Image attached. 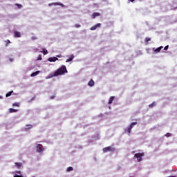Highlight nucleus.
I'll return each mask as SVG.
<instances>
[{
	"label": "nucleus",
	"instance_id": "nucleus-1",
	"mask_svg": "<svg viewBox=\"0 0 177 177\" xmlns=\"http://www.w3.org/2000/svg\"><path fill=\"white\" fill-rule=\"evenodd\" d=\"M57 57H62V55H57V57H49L48 59V62H56L57 60H59V59Z\"/></svg>",
	"mask_w": 177,
	"mask_h": 177
},
{
	"label": "nucleus",
	"instance_id": "nucleus-2",
	"mask_svg": "<svg viewBox=\"0 0 177 177\" xmlns=\"http://www.w3.org/2000/svg\"><path fill=\"white\" fill-rule=\"evenodd\" d=\"M100 27V24H97L95 26L91 27L90 28V30H91V31H95V30H97V28H99Z\"/></svg>",
	"mask_w": 177,
	"mask_h": 177
},
{
	"label": "nucleus",
	"instance_id": "nucleus-3",
	"mask_svg": "<svg viewBox=\"0 0 177 177\" xmlns=\"http://www.w3.org/2000/svg\"><path fill=\"white\" fill-rule=\"evenodd\" d=\"M162 48H163L162 46H160L156 49L153 48V52H155V53H159V52H161V49H162Z\"/></svg>",
	"mask_w": 177,
	"mask_h": 177
},
{
	"label": "nucleus",
	"instance_id": "nucleus-4",
	"mask_svg": "<svg viewBox=\"0 0 177 177\" xmlns=\"http://www.w3.org/2000/svg\"><path fill=\"white\" fill-rule=\"evenodd\" d=\"M73 59H74V56L73 55L68 56V59H66V63H68V62L73 61Z\"/></svg>",
	"mask_w": 177,
	"mask_h": 177
},
{
	"label": "nucleus",
	"instance_id": "nucleus-5",
	"mask_svg": "<svg viewBox=\"0 0 177 177\" xmlns=\"http://www.w3.org/2000/svg\"><path fill=\"white\" fill-rule=\"evenodd\" d=\"M92 16L93 19H95L96 17L100 16V14L99 12H94Z\"/></svg>",
	"mask_w": 177,
	"mask_h": 177
},
{
	"label": "nucleus",
	"instance_id": "nucleus-6",
	"mask_svg": "<svg viewBox=\"0 0 177 177\" xmlns=\"http://www.w3.org/2000/svg\"><path fill=\"white\" fill-rule=\"evenodd\" d=\"M15 37H16V38H20V37H21V35L20 34V32H15Z\"/></svg>",
	"mask_w": 177,
	"mask_h": 177
},
{
	"label": "nucleus",
	"instance_id": "nucleus-7",
	"mask_svg": "<svg viewBox=\"0 0 177 177\" xmlns=\"http://www.w3.org/2000/svg\"><path fill=\"white\" fill-rule=\"evenodd\" d=\"M53 5H60L61 6H63V4L59 3H52L48 4L49 6H53Z\"/></svg>",
	"mask_w": 177,
	"mask_h": 177
},
{
	"label": "nucleus",
	"instance_id": "nucleus-8",
	"mask_svg": "<svg viewBox=\"0 0 177 177\" xmlns=\"http://www.w3.org/2000/svg\"><path fill=\"white\" fill-rule=\"evenodd\" d=\"M44 55H48V50L43 48V51H41Z\"/></svg>",
	"mask_w": 177,
	"mask_h": 177
},
{
	"label": "nucleus",
	"instance_id": "nucleus-9",
	"mask_svg": "<svg viewBox=\"0 0 177 177\" xmlns=\"http://www.w3.org/2000/svg\"><path fill=\"white\" fill-rule=\"evenodd\" d=\"M6 42V46H8V45H9V44H10V40H6L5 41Z\"/></svg>",
	"mask_w": 177,
	"mask_h": 177
},
{
	"label": "nucleus",
	"instance_id": "nucleus-10",
	"mask_svg": "<svg viewBox=\"0 0 177 177\" xmlns=\"http://www.w3.org/2000/svg\"><path fill=\"white\" fill-rule=\"evenodd\" d=\"M37 60H42V55H39L37 57Z\"/></svg>",
	"mask_w": 177,
	"mask_h": 177
},
{
	"label": "nucleus",
	"instance_id": "nucleus-11",
	"mask_svg": "<svg viewBox=\"0 0 177 177\" xmlns=\"http://www.w3.org/2000/svg\"><path fill=\"white\" fill-rule=\"evenodd\" d=\"M16 6H17L18 9H21V5L16 4Z\"/></svg>",
	"mask_w": 177,
	"mask_h": 177
},
{
	"label": "nucleus",
	"instance_id": "nucleus-12",
	"mask_svg": "<svg viewBox=\"0 0 177 177\" xmlns=\"http://www.w3.org/2000/svg\"><path fill=\"white\" fill-rule=\"evenodd\" d=\"M168 48H169V46H166L164 48V50H168Z\"/></svg>",
	"mask_w": 177,
	"mask_h": 177
},
{
	"label": "nucleus",
	"instance_id": "nucleus-13",
	"mask_svg": "<svg viewBox=\"0 0 177 177\" xmlns=\"http://www.w3.org/2000/svg\"><path fill=\"white\" fill-rule=\"evenodd\" d=\"M75 27H76L77 28H80V27H81V25H80V24H76V25H75Z\"/></svg>",
	"mask_w": 177,
	"mask_h": 177
},
{
	"label": "nucleus",
	"instance_id": "nucleus-14",
	"mask_svg": "<svg viewBox=\"0 0 177 177\" xmlns=\"http://www.w3.org/2000/svg\"><path fill=\"white\" fill-rule=\"evenodd\" d=\"M9 61L11 62H15V58H10Z\"/></svg>",
	"mask_w": 177,
	"mask_h": 177
},
{
	"label": "nucleus",
	"instance_id": "nucleus-15",
	"mask_svg": "<svg viewBox=\"0 0 177 177\" xmlns=\"http://www.w3.org/2000/svg\"><path fill=\"white\" fill-rule=\"evenodd\" d=\"M150 40H151L150 38H149V37H147V38H146V41H147V42H149Z\"/></svg>",
	"mask_w": 177,
	"mask_h": 177
},
{
	"label": "nucleus",
	"instance_id": "nucleus-16",
	"mask_svg": "<svg viewBox=\"0 0 177 177\" xmlns=\"http://www.w3.org/2000/svg\"><path fill=\"white\" fill-rule=\"evenodd\" d=\"M130 1V2H133V1H135V0H129Z\"/></svg>",
	"mask_w": 177,
	"mask_h": 177
},
{
	"label": "nucleus",
	"instance_id": "nucleus-17",
	"mask_svg": "<svg viewBox=\"0 0 177 177\" xmlns=\"http://www.w3.org/2000/svg\"><path fill=\"white\" fill-rule=\"evenodd\" d=\"M32 39H35V38L32 37Z\"/></svg>",
	"mask_w": 177,
	"mask_h": 177
},
{
	"label": "nucleus",
	"instance_id": "nucleus-18",
	"mask_svg": "<svg viewBox=\"0 0 177 177\" xmlns=\"http://www.w3.org/2000/svg\"><path fill=\"white\" fill-rule=\"evenodd\" d=\"M62 67H66V66H62Z\"/></svg>",
	"mask_w": 177,
	"mask_h": 177
}]
</instances>
